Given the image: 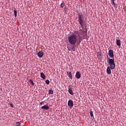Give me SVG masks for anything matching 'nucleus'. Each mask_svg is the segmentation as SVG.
Wrapping results in <instances>:
<instances>
[{"label": "nucleus", "mask_w": 126, "mask_h": 126, "mask_svg": "<svg viewBox=\"0 0 126 126\" xmlns=\"http://www.w3.org/2000/svg\"><path fill=\"white\" fill-rule=\"evenodd\" d=\"M78 39H77V35L75 34H71L68 36L67 40L70 45H76L77 43L78 45H79L81 43V41L83 40V37L80 35L83 34V32H81L80 33H77Z\"/></svg>", "instance_id": "f257e3e1"}, {"label": "nucleus", "mask_w": 126, "mask_h": 126, "mask_svg": "<svg viewBox=\"0 0 126 126\" xmlns=\"http://www.w3.org/2000/svg\"><path fill=\"white\" fill-rule=\"evenodd\" d=\"M107 59L108 60L107 63L109 64V66H108L106 70V72L107 74H111L112 73V71L111 69H115L116 67V64L115 63V59H110L109 56L107 55Z\"/></svg>", "instance_id": "f03ea898"}, {"label": "nucleus", "mask_w": 126, "mask_h": 126, "mask_svg": "<svg viewBox=\"0 0 126 126\" xmlns=\"http://www.w3.org/2000/svg\"><path fill=\"white\" fill-rule=\"evenodd\" d=\"M78 20L81 27H83V26L84 25V17H83V15L82 13H78Z\"/></svg>", "instance_id": "7ed1b4c3"}, {"label": "nucleus", "mask_w": 126, "mask_h": 126, "mask_svg": "<svg viewBox=\"0 0 126 126\" xmlns=\"http://www.w3.org/2000/svg\"><path fill=\"white\" fill-rule=\"evenodd\" d=\"M67 105L69 106V108H72L73 107V101L72 100L70 99L68 101Z\"/></svg>", "instance_id": "20e7f679"}, {"label": "nucleus", "mask_w": 126, "mask_h": 126, "mask_svg": "<svg viewBox=\"0 0 126 126\" xmlns=\"http://www.w3.org/2000/svg\"><path fill=\"white\" fill-rule=\"evenodd\" d=\"M108 55L110 58H112V59H114V51L113 50H109L108 51Z\"/></svg>", "instance_id": "39448f33"}, {"label": "nucleus", "mask_w": 126, "mask_h": 126, "mask_svg": "<svg viewBox=\"0 0 126 126\" xmlns=\"http://www.w3.org/2000/svg\"><path fill=\"white\" fill-rule=\"evenodd\" d=\"M75 76L77 79H79L80 77H81V75L80 74V72L79 71H77Z\"/></svg>", "instance_id": "423d86ee"}, {"label": "nucleus", "mask_w": 126, "mask_h": 126, "mask_svg": "<svg viewBox=\"0 0 126 126\" xmlns=\"http://www.w3.org/2000/svg\"><path fill=\"white\" fill-rule=\"evenodd\" d=\"M71 47L70 49L71 50H72V51H73V52H75V48H76V46L75 44H71Z\"/></svg>", "instance_id": "0eeeda50"}, {"label": "nucleus", "mask_w": 126, "mask_h": 126, "mask_svg": "<svg viewBox=\"0 0 126 126\" xmlns=\"http://www.w3.org/2000/svg\"><path fill=\"white\" fill-rule=\"evenodd\" d=\"M37 55H38L39 58H43V56H44V53L42 51H39L37 53Z\"/></svg>", "instance_id": "6e6552de"}, {"label": "nucleus", "mask_w": 126, "mask_h": 126, "mask_svg": "<svg viewBox=\"0 0 126 126\" xmlns=\"http://www.w3.org/2000/svg\"><path fill=\"white\" fill-rule=\"evenodd\" d=\"M41 109H42V110H49V109H50V107L48 105H44L41 107Z\"/></svg>", "instance_id": "1a4fd4ad"}, {"label": "nucleus", "mask_w": 126, "mask_h": 126, "mask_svg": "<svg viewBox=\"0 0 126 126\" xmlns=\"http://www.w3.org/2000/svg\"><path fill=\"white\" fill-rule=\"evenodd\" d=\"M116 44L117 46H119V47L121 46V42L120 39H117L116 40Z\"/></svg>", "instance_id": "9d476101"}, {"label": "nucleus", "mask_w": 126, "mask_h": 126, "mask_svg": "<svg viewBox=\"0 0 126 126\" xmlns=\"http://www.w3.org/2000/svg\"><path fill=\"white\" fill-rule=\"evenodd\" d=\"M40 76L41 78H42L43 79H46V76L45 75V74H44V73H40Z\"/></svg>", "instance_id": "9b49d317"}, {"label": "nucleus", "mask_w": 126, "mask_h": 126, "mask_svg": "<svg viewBox=\"0 0 126 126\" xmlns=\"http://www.w3.org/2000/svg\"><path fill=\"white\" fill-rule=\"evenodd\" d=\"M67 74H68L70 79H72V75H71V72H67Z\"/></svg>", "instance_id": "f8f14e48"}, {"label": "nucleus", "mask_w": 126, "mask_h": 126, "mask_svg": "<svg viewBox=\"0 0 126 126\" xmlns=\"http://www.w3.org/2000/svg\"><path fill=\"white\" fill-rule=\"evenodd\" d=\"M68 92L70 95H73V92H72V90L71 89H69Z\"/></svg>", "instance_id": "ddd939ff"}, {"label": "nucleus", "mask_w": 126, "mask_h": 126, "mask_svg": "<svg viewBox=\"0 0 126 126\" xmlns=\"http://www.w3.org/2000/svg\"><path fill=\"white\" fill-rule=\"evenodd\" d=\"M48 94H54V91L52 90H49L48 92Z\"/></svg>", "instance_id": "4468645a"}, {"label": "nucleus", "mask_w": 126, "mask_h": 126, "mask_svg": "<svg viewBox=\"0 0 126 126\" xmlns=\"http://www.w3.org/2000/svg\"><path fill=\"white\" fill-rule=\"evenodd\" d=\"M14 14L15 17H16V16H17V11H16V10H14Z\"/></svg>", "instance_id": "2eb2a0df"}, {"label": "nucleus", "mask_w": 126, "mask_h": 126, "mask_svg": "<svg viewBox=\"0 0 126 126\" xmlns=\"http://www.w3.org/2000/svg\"><path fill=\"white\" fill-rule=\"evenodd\" d=\"M90 116L91 117H94V115H93V111H92V110H91L90 111Z\"/></svg>", "instance_id": "dca6fc26"}, {"label": "nucleus", "mask_w": 126, "mask_h": 126, "mask_svg": "<svg viewBox=\"0 0 126 126\" xmlns=\"http://www.w3.org/2000/svg\"><path fill=\"white\" fill-rule=\"evenodd\" d=\"M20 126V123L19 122H16V126Z\"/></svg>", "instance_id": "f3484780"}, {"label": "nucleus", "mask_w": 126, "mask_h": 126, "mask_svg": "<svg viewBox=\"0 0 126 126\" xmlns=\"http://www.w3.org/2000/svg\"><path fill=\"white\" fill-rule=\"evenodd\" d=\"M111 3H113L114 5H116V3H115V0H111Z\"/></svg>", "instance_id": "a211bd4d"}, {"label": "nucleus", "mask_w": 126, "mask_h": 126, "mask_svg": "<svg viewBox=\"0 0 126 126\" xmlns=\"http://www.w3.org/2000/svg\"><path fill=\"white\" fill-rule=\"evenodd\" d=\"M46 84H50V81L49 80H46V81H45Z\"/></svg>", "instance_id": "6ab92c4d"}, {"label": "nucleus", "mask_w": 126, "mask_h": 126, "mask_svg": "<svg viewBox=\"0 0 126 126\" xmlns=\"http://www.w3.org/2000/svg\"><path fill=\"white\" fill-rule=\"evenodd\" d=\"M29 82H30V83H31L32 85H34V83L33 82V80H30Z\"/></svg>", "instance_id": "aec40b11"}, {"label": "nucleus", "mask_w": 126, "mask_h": 126, "mask_svg": "<svg viewBox=\"0 0 126 126\" xmlns=\"http://www.w3.org/2000/svg\"><path fill=\"white\" fill-rule=\"evenodd\" d=\"M61 5V7L63 8L64 6V3H62Z\"/></svg>", "instance_id": "412c9836"}, {"label": "nucleus", "mask_w": 126, "mask_h": 126, "mask_svg": "<svg viewBox=\"0 0 126 126\" xmlns=\"http://www.w3.org/2000/svg\"><path fill=\"white\" fill-rule=\"evenodd\" d=\"M10 105L11 107H12V108H14V107H13V104H12V103H10Z\"/></svg>", "instance_id": "4be33fe9"}, {"label": "nucleus", "mask_w": 126, "mask_h": 126, "mask_svg": "<svg viewBox=\"0 0 126 126\" xmlns=\"http://www.w3.org/2000/svg\"><path fill=\"white\" fill-rule=\"evenodd\" d=\"M43 103H44V101H42V102H40V105H43Z\"/></svg>", "instance_id": "5701e85b"}, {"label": "nucleus", "mask_w": 126, "mask_h": 126, "mask_svg": "<svg viewBox=\"0 0 126 126\" xmlns=\"http://www.w3.org/2000/svg\"><path fill=\"white\" fill-rule=\"evenodd\" d=\"M68 51H70V49H68Z\"/></svg>", "instance_id": "b1692460"}]
</instances>
